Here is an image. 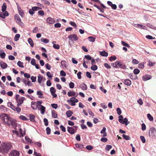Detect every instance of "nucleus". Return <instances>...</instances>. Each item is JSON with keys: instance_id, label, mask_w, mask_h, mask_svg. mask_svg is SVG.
<instances>
[{"instance_id": "nucleus-17", "label": "nucleus", "mask_w": 156, "mask_h": 156, "mask_svg": "<svg viewBox=\"0 0 156 156\" xmlns=\"http://www.w3.org/2000/svg\"><path fill=\"white\" fill-rule=\"evenodd\" d=\"M67 95L69 97L74 96H75L76 97L78 95V94H76L75 92L70 91L68 92Z\"/></svg>"}, {"instance_id": "nucleus-19", "label": "nucleus", "mask_w": 156, "mask_h": 156, "mask_svg": "<svg viewBox=\"0 0 156 156\" xmlns=\"http://www.w3.org/2000/svg\"><path fill=\"white\" fill-rule=\"evenodd\" d=\"M156 131V130L154 128H151L150 129V131L149 133V136H150L151 134L154 135V133Z\"/></svg>"}, {"instance_id": "nucleus-52", "label": "nucleus", "mask_w": 156, "mask_h": 156, "mask_svg": "<svg viewBox=\"0 0 156 156\" xmlns=\"http://www.w3.org/2000/svg\"><path fill=\"white\" fill-rule=\"evenodd\" d=\"M147 116L148 119L152 121L153 120V117L152 116H151V115L150 114H147Z\"/></svg>"}, {"instance_id": "nucleus-11", "label": "nucleus", "mask_w": 156, "mask_h": 156, "mask_svg": "<svg viewBox=\"0 0 156 156\" xmlns=\"http://www.w3.org/2000/svg\"><path fill=\"white\" fill-rule=\"evenodd\" d=\"M38 110L41 111V113L43 115L45 112V107L42 105H40L38 106Z\"/></svg>"}, {"instance_id": "nucleus-5", "label": "nucleus", "mask_w": 156, "mask_h": 156, "mask_svg": "<svg viewBox=\"0 0 156 156\" xmlns=\"http://www.w3.org/2000/svg\"><path fill=\"white\" fill-rule=\"evenodd\" d=\"M14 18L16 20V22L21 27H23L24 25L22 22L18 14H16L15 15Z\"/></svg>"}, {"instance_id": "nucleus-40", "label": "nucleus", "mask_w": 156, "mask_h": 156, "mask_svg": "<svg viewBox=\"0 0 156 156\" xmlns=\"http://www.w3.org/2000/svg\"><path fill=\"white\" fill-rule=\"evenodd\" d=\"M19 118L23 120H28V119L25 116L23 115H20L19 116Z\"/></svg>"}, {"instance_id": "nucleus-51", "label": "nucleus", "mask_w": 156, "mask_h": 156, "mask_svg": "<svg viewBox=\"0 0 156 156\" xmlns=\"http://www.w3.org/2000/svg\"><path fill=\"white\" fill-rule=\"evenodd\" d=\"M43 120L44 122V125L46 126H48V119L46 118H44Z\"/></svg>"}, {"instance_id": "nucleus-60", "label": "nucleus", "mask_w": 156, "mask_h": 156, "mask_svg": "<svg viewBox=\"0 0 156 156\" xmlns=\"http://www.w3.org/2000/svg\"><path fill=\"white\" fill-rule=\"evenodd\" d=\"M140 139L143 143H145L146 142V140L143 136H140Z\"/></svg>"}, {"instance_id": "nucleus-16", "label": "nucleus", "mask_w": 156, "mask_h": 156, "mask_svg": "<svg viewBox=\"0 0 156 156\" xmlns=\"http://www.w3.org/2000/svg\"><path fill=\"white\" fill-rule=\"evenodd\" d=\"M152 77L150 75H144L143 77V80L144 81H146L150 79Z\"/></svg>"}, {"instance_id": "nucleus-13", "label": "nucleus", "mask_w": 156, "mask_h": 156, "mask_svg": "<svg viewBox=\"0 0 156 156\" xmlns=\"http://www.w3.org/2000/svg\"><path fill=\"white\" fill-rule=\"evenodd\" d=\"M47 22L49 24H53L55 22V20L51 18V17H48L46 20Z\"/></svg>"}, {"instance_id": "nucleus-58", "label": "nucleus", "mask_w": 156, "mask_h": 156, "mask_svg": "<svg viewBox=\"0 0 156 156\" xmlns=\"http://www.w3.org/2000/svg\"><path fill=\"white\" fill-rule=\"evenodd\" d=\"M31 79L33 82H35L36 81V77L32 76L31 77Z\"/></svg>"}, {"instance_id": "nucleus-56", "label": "nucleus", "mask_w": 156, "mask_h": 156, "mask_svg": "<svg viewBox=\"0 0 156 156\" xmlns=\"http://www.w3.org/2000/svg\"><path fill=\"white\" fill-rule=\"evenodd\" d=\"M53 47L54 48L56 49H59L60 48V45L57 44H54L53 45Z\"/></svg>"}, {"instance_id": "nucleus-41", "label": "nucleus", "mask_w": 156, "mask_h": 156, "mask_svg": "<svg viewBox=\"0 0 156 156\" xmlns=\"http://www.w3.org/2000/svg\"><path fill=\"white\" fill-rule=\"evenodd\" d=\"M33 155L34 156H42L41 154L37 152L35 150L34 151Z\"/></svg>"}, {"instance_id": "nucleus-2", "label": "nucleus", "mask_w": 156, "mask_h": 156, "mask_svg": "<svg viewBox=\"0 0 156 156\" xmlns=\"http://www.w3.org/2000/svg\"><path fill=\"white\" fill-rule=\"evenodd\" d=\"M0 117L6 124H7V122H9L11 118L7 114L3 113L0 114Z\"/></svg>"}, {"instance_id": "nucleus-49", "label": "nucleus", "mask_w": 156, "mask_h": 156, "mask_svg": "<svg viewBox=\"0 0 156 156\" xmlns=\"http://www.w3.org/2000/svg\"><path fill=\"white\" fill-rule=\"evenodd\" d=\"M38 14L41 16H43L44 15V12L42 10H39L38 12Z\"/></svg>"}, {"instance_id": "nucleus-35", "label": "nucleus", "mask_w": 156, "mask_h": 156, "mask_svg": "<svg viewBox=\"0 0 156 156\" xmlns=\"http://www.w3.org/2000/svg\"><path fill=\"white\" fill-rule=\"evenodd\" d=\"M20 37V35L19 34H16L14 38V40L15 41H17L19 40Z\"/></svg>"}, {"instance_id": "nucleus-63", "label": "nucleus", "mask_w": 156, "mask_h": 156, "mask_svg": "<svg viewBox=\"0 0 156 156\" xmlns=\"http://www.w3.org/2000/svg\"><path fill=\"white\" fill-rule=\"evenodd\" d=\"M86 148L88 150H91L93 148V147L91 145H88L86 147Z\"/></svg>"}, {"instance_id": "nucleus-37", "label": "nucleus", "mask_w": 156, "mask_h": 156, "mask_svg": "<svg viewBox=\"0 0 156 156\" xmlns=\"http://www.w3.org/2000/svg\"><path fill=\"white\" fill-rule=\"evenodd\" d=\"M91 69L93 71L96 70L98 69L97 66L94 65H92V66L91 67Z\"/></svg>"}, {"instance_id": "nucleus-36", "label": "nucleus", "mask_w": 156, "mask_h": 156, "mask_svg": "<svg viewBox=\"0 0 156 156\" xmlns=\"http://www.w3.org/2000/svg\"><path fill=\"white\" fill-rule=\"evenodd\" d=\"M88 39L90 42H94L95 41V38L94 37L90 36L88 37Z\"/></svg>"}, {"instance_id": "nucleus-53", "label": "nucleus", "mask_w": 156, "mask_h": 156, "mask_svg": "<svg viewBox=\"0 0 156 156\" xmlns=\"http://www.w3.org/2000/svg\"><path fill=\"white\" fill-rule=\"evenodd\" d=\"M50 91L51 94L55 93L56 92V90L55 88L53 87H51L50 89Z\"/></svg>"}, {"instance_id": "nucleus-28", "label": "nucleus", "mask_w": 156, "mask_h": 156, "mask_svg": "<svg viewBox=\"0 0 156 156\" xmlns=\"http://www.w3.org/2000/svg\"><path fill=\"white\" fill-rule=\"evenodd\" d=\"M73 112L70 110H68L66 112V115L68 117H69L73 114Z\"/></svg>"}, {"instance_id": "nucleus-46", "label": "nucleus", "mask_w": 156, "mask_h": 156, "mask_svg": "<svg viewBox=\"0 0 156 156\" xmlns=\"http://www.w3.org/2000/svg\"><path fill=\"white\" fill-rule=\"evenodd\" d=\"M19 14L23 18L24 17V13L23 12V10L19 11Z\"/></svg>"}, {"instance_id": "nucleus-64", "label": "nucleus", "mask_w": 156, "mask_h": 156, "mask_svg": "<svg viewBox=\"0 0 156 156\" xmlns=\"http://www.w3.org/2000/svg\"><path fill=\"white\" fill-rule=\"evenodd\" d=\"M117 113L118 115H120L122 113V111L119 108H117L116 109Z\"/></svg>"}, {"instance_id": "nucleus-6", "label": "nucleus", "mask_w": 156, "mask_h": 156, "mask_svg": "<svg viewBox=\"0 0 156 156\" xmlns=\"http://www.w3.org/2000/svg\"><path fill=\"white\" fill-rule=\"evenodd\" d=\"M6 122L7 125L10 126V125H11L14 129H15L17 126V124L16 123V120L12 119L11 118L9 122Z\"/></svg>"}, {"instance_id": "nucleus-34", "label": "nucleus", "mask_w": 156, "mask_h": 156, "mask_svg": "<svg viewBox=\"0 0 156 156\" xmlns=\"http://www.w3.org/2000/svg\"><path fill=\"white\" fill-rule=\"evenodd\" d=\"M122 136L123 138L126 140H130V137L124 134H123Z\"/></svg>"}, {"instance_id": "nucleus-8", "label": "nucleus", "mask_w": 156, "mask_h": 156, "mask_svg": "<svg viewBox=\"0 0 156 156\" xmlns=\"http://www.w3.org/2000/svg\"><path fill=\"white\" fill-rule=\"evenodd\" d=\"M25 100V98L24 97H21L20 98L17 100L16 101L17 103V106L19 107L21 106L23 103V101Z\"/></svg>"}, {"instance_id": "nucleus-4", "label": "nucleus", "mask_w": 156, "mask_h": 156, "mask_svg": "<svg viewBox=\"0 0 156 156\" xmlns=\"http://www.w3.org/2000/svg\"><path fill=\"white\" fill-rule=\"evenodd\" d=\"M68 37L69 40V42L70 46H71V44H70V41L73 42L74 41H77L79 39L77 35L76 34H71L69 35Z\"/></svg>"}, {"instance_id": "nucleus-18", "label": "nucleus", "mask_w": 156, "mask_h": 156, "mask_svg": "<svg viewBox=\"0 0 156 156\" xmlns=\"http://www.w3.org/2000/svg\"><path fill=\"white\" fill-rule=\"evenodd\" d=\"M80 87L83 90H86L87 89V87L86 85L83 83L80 84Z\"/></svg>"}, {"instance_id": "nucleus-45", "label": "nucleus", "mask_w": 156, "mask_h": 156, "mask_svg": "<svg viewBox=\"0 0 156 156\" xmlns=\"http://www.w3.org/2000/svg\"><path fill=\"white\" fill-rule=\"evenodd\" d=\"M85 60V59H87L88 60H91L92 59L90 55H85L84 57V58Z\"/></svg>"}, {"instance_id": "nucleus-39", "label": "nucleus", "mask_w": 156, "mask_h": 156, "mask_svg": "<svg viewBox=\"0 0 156 156\" xmlns=\"http://www.w3.org/2000/svg\"><path fill=\"white\" fill-rule=\"evenodd\" d=\"M2 51H1V52H0V56L1 58H4L6 54L5 53L3 52H2Z\"/></svg>"}, {"instance_id": "nucleus-44", "label": "nucleus", "mask_w": 156, "mask_h": 156, "mask_svg": "<svg viewBox=\"0 0 156 156\" xmlns=\"http://www.w3.org/2000/svg\"><path fill=\"white\" fill-rule=\"evenodd\" d=\"M32 8L34 11H37L41 9V8L37 6L33 7H32Z\"/></svg>"}, {"instance_id": "nucleus-59", "label": "nucleus", "mask_w": 156, "mask_h": 156, "mask_svg": "<svg viewBox=\"0 0 156 156\" xmlns=\"http://www.w3.org/2000/svg\"><path fill=\"white\" fill-rule=\"evenodd\" d=\"M30 63L32 65L34 66L35 65L36 63L35 59L34 58L32 59Z\"/></svg>"}, {"instance_id": "nucleus-47", "label": "nucleus", "mask_w": 156, "mask_h": 156, "mask_svg": "<svg viewBox=\"0 0 156 156\" xmlns=\"http://www.w3.org/2000/svg\"><path fill=\"white\" fill-rule=\"evenodd\" d=\"M140 72V70L138 69H135L133 70V73L135 74H139Z\"/></svg>"}, {"instance_id": "nucleus-27", "label": "nucleus", "mask_w": 156, "mask_h": 156, "mask_svg": "<svg viewBox=\"0 0 156 156\" xmlns=\"http://www.w3.org/2000/svg\"><path fill=\"white\" fill-rule=\"evenodd\" d=\"M37 94L38 95V97L39 98H43V94L42 93L41 91H38L37 92Z\"/></svg>"}, {"instance_id": "nucleus-62", "label": "nucleus", "mask_w": 156, "mask_h": 156, "mask_svg": "<svg viewBox=\"0 0 156 156\" xmlns=\"http://www.w3.org/2000/svg\"><path fill=\"white\" fill-rule=\"evenodd\" d=\"M70 24L72 25V26L75 27H77L75 23L71 21L70 22Z\"/></svg>"}, {"instance_id": "nucleus-20", "label": "nucleus", "mask_w": 156, "mask_h": 156, "mask_svg": "<svg viewBox=\"0 0 156 156\" xmlns=\"http://www.w3.org/2000/svg\"><path fill=\"white\" fill-rule=\"evenodd\" d=\"M0 65L1 68L3 69H5L7 67V65L6 63L1 61L0 62Z\"/></svg>"}, {"instance_id": "nucleus-42", "label": "nucleus", "mask_w": 156, "mask_h": 156, "mask_svg": "<svg viewBox=\"0 0 156 156\" xmlns=\"http://www.w3.org/2000/svg\"><path fill=\"white\" fill-rule=\"evenodd\" d=\"M25 139L26 141L30 143H31L32 142V140L28 137L26 136Z\"/></svg>"}, {"instance_id": "nucleus-15", "label": "nucleus", "mask_w": 156, "mask_h": 156, "mask_svg": "<svg viewBox=\"0 0 156 156\" xmlns=\"http://www.w3.org/2000/svg\"><path fill=\"white\" fill-rule=\"evenodd\" d=\"M67 101L70 103L71 102H78V100L74 97H71L69 100H68Z\"/></svg>"}, {"instance_id": "nucleus-48", "label": "nucleus", "mask_w": 156, "mask_h": 156, "mask_svg": "<svg viewBox=\"0 0 156 156\" xmlns=\"http://www.w3.org/2000/svg\"><path fill=\"white\" fill-rule=\"evenodd\" d=\"M112 147L111 145H107L106 146L105 150L107 151H109L112 148Z\"/></svg>"}, {"instance_id": "nucleus-10", "label": "nucleus", "mask_w": 156, "mask_h": 156, "mask_svg": "<svg viewBox=\"0 0 156 156\" xmlns=\"http://www.w3.org/2000/svg\"><path fill=\"white\" fill-rule=\"evenodd\" d=\"M10 107L15 111H16L18 112H20L21 109L20 108L17 106L16 107L13 106L11 103H9Z\"/></svg>"}, {"instance_id": "nucleus-55", "label": "nucleus", "mask_w": 156, "mask_h": 156, "mask_svg": "<svg viewBox=\"0 0 156 156\" xmlns=\"http://www.w3.org/2000/svg\"><path fill=\"white\" fill-rule=\"evenodd\" d=\"M117 59V58L115 56H111L109 58V60L112 61L113 60H116Z\"/></svg>"}, {"instance_id": "nucleus-54", "label": "nucleus", "mask_w": 156, "mask_h": 156, "mask_svg": "<svg viewBox=\"0 0 156 156\" xmlns=\"http://www.w3.org/2000/svg\"><path fill=\"white\" fill-rule=\"evenodd\" d=\"M75 146L77 147L80 149H82L83 147V145L78 144H75Z\"/></svg>"}, {"instance_id": "nucleus-14", "label": "nucleus", "mask_w": 156, "mask_h": 156, "mask_svg": "<svg viewBox=\"0 0 156 156\" xmlns=\"http://www.w3.org/2000/svg\"><path fill=\"white\" fill-rule=\"evenodd\" d=\"M134 26L135 27L139 28L141 29L147 30L145 26L140 24H134Z\"/></svg>"}, {"instance_id": "nucleus-50", "label": "nucleus", "mask_w": 156, "mask_h": 156, "mask_svg": "<svg viewBox=\"0 0 156 156\" xmlns=\"http://www.w3.org/2000/svg\"><path fill=\"white\" fill-rule=\"evenodd\" d=\"M46 133L47 134L49 135L51 133V130L50 128L49 127H47L46 128Z\"/></svg>"}, {"instance_id": "nucleus-43", "label": "nucleus", "mask_w": 156, "mask_h": 156, "mask_svg": "<svg viewBox=\"0 0 156 156\" xmlns=\"http://www.w3.org/2000/svg\"><path fill=\"white\" fill-rule=\"evenodd\" d=\"M19 131L21 136H22L25 135L26 133L24 131L23 132L22 129H20Z\"/></svg>"}, {"instance_id": "nucleus-61", "label": "nucleus", "mask_w": 156, "mask_h": 156, "mask_svg": "<svg viewBox=\"0 0 156 156\" xmlns=\"http://www.w3.org/2000/svg\"><path fill=\"white\" fill-rule=\"evenodd\" d=\"M74 86V84L73 83L71 82L69 83V87L71 88H73Z\"/></svg>"}, {"instance_id": "nucleus-22", "label": "nucleus", "mask_w": 156, "mask_h": 156, "mask_svg": "<svg viewBox=\"0 0 156 156\" xmlns=\"http://www.w3.org/2000/svg\"><path fill=\"white\" fill-rule=\"evenodd\" d=\"M43 77L41 74H39L38 76V82L39 83L41 84V82L43 80Z\"/></svg>"}, {"instance_id": "nucleus-31", "label": "nucleus", "mask_w": 156, "mask_h": 156, "mask_svg": "<svg viewBox=\"0 0 156 156\" xmlns=\"http://www.w3.org/2000/svg\"><path fill=\"white\" fill-rule=\"evenodd\" d=\"M6 9V5L5 3H4L3 4L2 6V12H4L5 11Z\"/></svg>"}, {"instance_id": "nucleus-7", "label": "nucleus", "mask_w": 156, "mask_h": 156, "mask_svg": "<svg viewBox=\"0 0 156 156\" xmlns=\"http://www.w3.org/2000/svg\"><path fill=\"white\" fill-rule=\"evenodd\" d=\"M116 68H120L123 69H125L126 68V66L122 64L120 61H116Z\"/></svg>"}, {"instance_id": "nucleus-23", "label": "nucleus", "mask_w": 156, "mask_h": 156, "mask_svg": "<svg viewBox=\"0 0 156 156\" xmlns=\"http://www.w3.org/2000/svg\"><path fill=\"white\" fill-rule=\"evenodd\" d=\"M51 115L52 117L54 118H56L57 117V115L56 112L54 110H52Z\"/></svg>"}, {"instance_id": "nucleus-30", "label": "nucleus", "mask_w": 156, "mask_h": 156, "mask_svg": "<svg viewBox=\"0 0 156 156\" xmlns=\"http://www.w3.org/2000/svg\"><path fill=\"white\" fill-rule=\"evenodd\" d=\"M41 42L46 44L47 43L49 42V40L48 39L44 38H41Z\"/></svg>"}, {"instance_id": "nucleus-1", "label": "nucleus", "mask_w": 156, "mask_h": 156, "mask_svg": "<svg viewBox=\"0 0 156 156\" xmlns=\"http://www.w3.org/2000/svg\"><path fill=\"white\" fill-rule=\"evenodd\" d=\"M12 145L10 143H2L0 146V152L3 154L8 153L11 149Z\"/></svg>"}, {"instance_id": "nucleus-57", "label": "nucleus", "mask_w": 156, "mask_h": 156, "mask_svg": "<svg viewBox=\"0 0 156 156\" xmlns=\"http://www.w3.org/2000/svg\"><path fill=\"white\" fill-rule=\"evenodd\" d=\"M29 12L30 15L32 16L33 14L34 13V11L32 8L31 9H29Z\"/></svg>"}, {"instance_id": "nucleus-25", "label": "nucleus", "mask_w": 156, "mask_h": 156, "mask_svg": "<svg viewBox=\"0 0 156 156\" xmlns=\"http://www.w3.org/2000/svg\"><path fill=\"white\" fill-rule=\"evenodd\" d=\"M28 42L29 43L30 45L32 47H33L34 45V42H33V40H32V39H31V38H28Z\"/></svg>"}, {"instance_id": "nucleus-26", "label": "nucleus", "mask_w": 156, "mask_h": 156, "mask_svg": "<svg viewBox=\"0 0 156 156\" xmlns=\"http://www.w3.org/2000/svg\"><path fill=\"white\" fill-rule=\"evenodd\" d=\"M30 120V121L32 122H34L35 116L33 114H30L29 115Z\"/></svg>"}, {"instance_id": "nucleus-12", "label": "nucleus", "mask_w": 156, "mask_h": 156, "mask_svg": "<svg viewBox=\"0 0 156 156\" xmlns=\"http://www.w3.org/2000/svg\"><path fill=\"white\" fill-rule=\"evenodd\" d=\"M67 131L69 133L72 134H74L75 133L74 128L72 127L68 126Z\"/></svg>"}, {"instance_id": "nucleus-3", "label": "nucleus", "mask_w": 156, "mask_h": 156, "mask_svg": "<svg viewBox=\"0 0 156 156\" xmlns=\"http://www.w3.org/2000/svg\"><path fill=\"white\" fill-rule=\"evenodd\" d=\"M118 120L120 123L122 124H124L126 126H127L129 123L128 119L126 118H125L123 119V117L122 115L119 116Z\"/></svg>"}, {"instance_id": "nucleus-24", "label": "nucleus", "mask_w": 156, "mask_h": 156, "mask_svg": "<svg viewBox=\"0 0 156 156\" xmlns=\"http://www.w3.org/2000/svg\"><path fill=\"white\" fill-rule=\"evenodd\" d=\"M125 84L127 86H129L131 84L130 80L129 79H126L124 81Z\"/></svg>"}, {"instance_id": "nucleus-32", "label": "nucleus", "mask_w": 156, "mask_h": 156, "mask_svg": "<svg viewBox=\"0 0 156 156\" xmlns=\"http://www.w3.org/2000/svg\"><path fill=\"white\" fill-rule=\"evenodd\" d=\"M31 105V108L33 109H37L38 108V106H37V105H36V103H32Z\"/></svg>"}, {"instance_id": "nucleus-38", "label": "nucleus", "mask_w": 156, "mask_h": 156, "mask_svg": "<svg viewBox=\"0 0 156 156\" xmlns=\"http://www.w3.org/2000/svg\"><path fill=\"white\" fill-rule=\"evenodd\" d=\"M121 44L122 45L125 46L127 48H129L130 47L129 44L123 41H121Z\"/></svg>"}, {"instance_id": "nucleus-33", "label": "nucleus", "mask_w": 156, "mask_h": 156, "mask_svg": "<svg viewBox=\"0 0 156 156\" xmlns=\"http://www.w3.org/2000/svg\"><path fill=\"white\" fill-rule=\"evenodd\" d=\"M17 65L20 67L22 68H24L23 63L20 61H19L17 63Z\"/></svg>"}, {"instance_id": "nucleus-9", "label": "nucleus", "mask_w": 156, "mask_h": 156, "mask_svg": "<svg viewBox=\"0 0 156 156\" xmlns=\"http://www.w3.org/2000/svg\"><path fill=\"white\" fill-rule=\"evenodd\" d=\"M20 152L16 150H12L9 154V156H19Z\"/></svg>"}, {"instance_id": "nucleus-21", "label": "nucleus", "mask_w": 156, "mask_h": 156, "mask_svg": "<svg viewBox=\"0 0 156 156\" xmlns=\"http://www.w3.org/2000/svg\"><path fill=\"white\" fill-rule=\"evenodd\" d=\"M99 53L100 54L103 56L107 57L108 55V53L105 51H99Z\"/></svg>"}, {"instance_id": "nucleus-29", "label": "nucleus", "mask_w": 156, "mask_h": 156, "mask_svg": "<svg viewBox=\"0 0 156 156\" xmlns=\"http://www.w3.org/2000/svg\"><path fill=\"white\" fill-rule=\"evenodd\" d=\"M61 64L63 68H66V61H61Z\"/></svg>"}]
</instances>
